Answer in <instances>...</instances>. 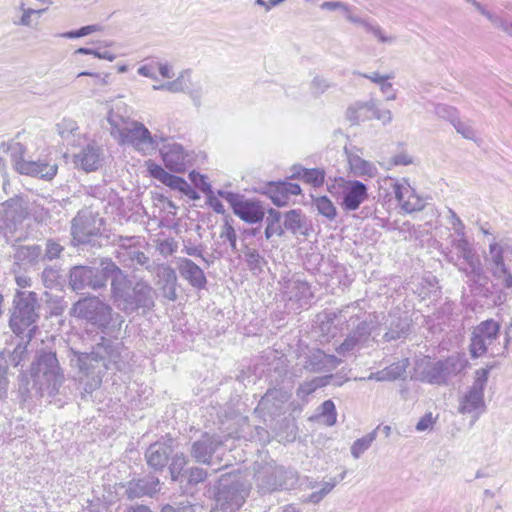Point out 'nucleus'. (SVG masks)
Segmentation results:
<instances>
[{
	"label": "nucleus",
	"instance_id": "nucleus-1",
	"mask_svg": "<svg viewBox=\"0 0 512 512\" xmlns=\"http://www.w3.org/2000/svg\"><path fill=\"white\" fill-rule=\"evenodd\" d=\"M101 341L93 347L89 353L73 351L72 365L82 373L80 382L84 385L86 393H92L102 383L104 373L112 367L121 370L128 357L127 349L120 342L113 343L101 336Z\"/></svg>",
	"mask_w": 512,
	"mask_h": 512
},
{
	"label": "nucleus",
	"instance_id": "nucleus-2",
	"mask_svg": "<svg viewBox=\"0 0 512 512\" xmlns=\"http://www.w3.org/2000/svg\"><path fill=\"white\" fill-rule=\"evenodd\" d=\"M71 315L116 339L124 323L123 316L114 313L109 304L95 296L78 300L71 308Z\"/></svg>",
	"mask_w": 512,
	"mask_h": 512
},
{
	"label": "nucleus",
	"instance_id": "nucleus-3",
	"mask_svg": "<svg viewBox=\"0 0 512 512\" xmlns=\"http://www.w3.org/2000/svg\"><path fill=\"white\" fill-rule=\"evenodd\" d=\"M32 388L40 396H55L64 383L65 376L56 353L40 351L30 367Z\"/></svg>",
	"mask_w": 512,
	"mask_h": 512
},
{
	"label": "nucleus",
	"instance_id": "nucleus-4",
	"mask_svg": "<svg viewBox=\"0 0 512 512\" xmlns=\"http://www.w3.org/2000/svg\"><path fill=\"white\" fill-rule=\"evenodd\" d=\"M107 120L111 126V135L122 145H131L137 151L148 154L158 146L157 137L141 122L125 118L110 111Z\"/></svg>",
	"mask_w": 512,
	"mask_h": 512
},
{
	"label": "nucleus",
	"instance_id": "nucleus-5",
	"mask_svg": "<svg viewBox=\"0 0 512 512\" xmlns=\"http://www.w3.org/2000/svg\"><path fill=\"white\" fill-rule=\"evenodd\" d=\"M467 364L465 356L460 354H454L438 361L423 357L416 360L412 377L432 385H446L449 379L460 374Z\"/></svg>",
	"mask_w": 512,
	"mask_h": 512
},
{
	"label": "nucleus",
	"instance_id": "nucleus-6",
	"mask_svg": "<svg viewBox=\"0 0 512 512\" xmlns=\"http://www.w3.org/2000/svg\"><path fill=\"white\" fill-rule=\"evenodd\" d=\"M111 292L116 306L126 314L138 309L149 310L154 306V290L143 279L133 282L127 276Z\"/></svg>",
	"mask_w": 512,
	"mask_h": 512
},
{
	"label": "nucleus",
	"instance_id": "nucleus-7",
	"mask_svg": "<svg viewBox=\"0 0 512 512\" xmlns=\"http://www.w3.org/2000/svg\"><path fill=\"white\" fill-rule=\"evenodd\" d=\"M37 294L32 291H18L13 300V311L9 325L12 331L20 336L26 334L32 338L39 318Z\"/></svg>",
	"mask_w": 512,
	"mask_h": 512
},
{
	"label": "nucleus",
	"instance_id": "nucleus-8",
	"mask_svg": "<svg viewBox=\"0 0 512 512\" xmlns=\"http://www.w3.org/2000/svg\"><path fill=\"white\" fill-rule=\"evenodd\" d=\"M500 328L501 324L494 319L484 320L473 328L469 346L470 354L473 358H479L485 354L496 357L506 351L509 342L508 338H506L503 346L497 343Z\"/></svg>",
	"mask_w": 512,
	"mask_h": 512
},
{
	"label": "nucleus",
	"instance_id": "nucleus-9",
	"mask_svg": "<svg viewBox=\"0 0 512 512\" xmlns=\"http://www.w3.org/2000/svg\"><path fill=\"white\" fill-rule=\"evenodd\" d=\"M6 149L11 158L13 167L15 170L23 175H28L32 177H39L44 180H52L58 171V166L56 163H51L47 160H31L26 159L25 147L16 141H11L10 143H5Z\"/></svg>",
	"mask_w": 512,
	"mask_h": 512
},
{
	"label": "nucleus",
	"instance_id": "nucleus-10",
	"mask_svg": "<svg viewBox=\"0 0 512 512\" xmlns=\"http://www.w3.org/2000/svg\"><path fill=\"white\" fill-rule=\"evenodd\" d=\"M327 190L335 197L340 198V206L345 211H355L365 202L368 195L367 186L358 180H346L343 177L334 178L327 183Z\"/></svg>",
	"mask_w": 512,
	"mask_h": 512
},
{
	"label": "nucleus",
	"instance_id": "nucleus-11",
	"mask_svg": "<svg viewBox=\"0 0 512 512\" xmlns=\"http://www.w3.org/2000/svg\"><path fill=\"white\" fill-rule=\"evenodd\" d=\"M450 245L453 250L444 252L445 258L452 264L457 265V260L462 258L468 265V268L459 270L464 272L467 277L479 276L482 273L480 262L474 249L466 238L465 232L451 234L449 236Z\"/></svg>",
	"mask_w": 512,
	"mask_h": 512
},
{
	"label": "nucleus",
	"instance_id": "nucleus-12",
	"mask_svg": "<svg viewBox=\"0 0 512 512\" xmlns=\"http://www.w3.org/2000/svg\"><path fill=\"white\" fill-rule=\"evenodd\" d=\"M255 482L262 493H271L288 485V480L294 479V473L284 469L274 462L256 463Z\"/></svg>",
	"mask_w": 512,
	"mask_h": 512
},
{
	"label": "nucleus",
	"instance_id": "nucleus-13",
	"mask_svg": "<svg viewBox=\"0 0 512 512\" xmlns=\"http://www.w3.org/2000/svg\"><path fill=\"white\" fill-rule=\"evenodd\" d=\"M491 367L476 370L473 384L460 398L459 412L472 414L477 418L485 410L484 389L488 381Z\"/></svg>",
	"mask_w": 512,
	"mask_h": 512
},
{
	"label": "nucleus",
	"instance_id": "nucleus-14",
	"mask_svg": "<svg viewBox=\"0 0 512 512\" xmlns=\"http://www.w3.org/2000/svg\"><path fill=\"white\" fill-rule=\"evenodd\" d=\"M26 202L19 197L11 198L0 204V234L8 241L28 217Z\"/></svg>",
	"mask_w": 512,
	"mask_h": 512
},
{
	"label": "nucleus",
	"instance_id": "nucleus-15",
	"mask_svg": "<svg viewBox=\"0 0 512 512\" xmlns=\"http://www.w3.org/2000/svg\"><path fill=\"white\" fill-rule=\"evenodd\" d=\"M248 493V488L240 482L221 485L210 512H236L244 504Z\"/></svg>",
	"mask_w": 512,
	"mask_h": 512
},
{
	"label": "nucleus",
	"instance_id": "nucleus-16",
	"mask_svg": "<svg viewBox=\"0 0 512 512\" xmlns=\"http://www.w3.org/2000/svg\"><path fill=\"white\" fill-rule=\"evenodd\" d=\"M392 190L397 200L400 209L406 213L411 214L424 209L426 202L418 195L415 188L411 186L406 178L392 180Z\"/></svg>",
	"mask_w": 512,
	"mask_h": 512
},
{
	"label": "nucleus",
	"instance_id": "nucleus-17",
	"mask_svg": "<svg viewBox=\"0 0 512 512\" xmlns=\"http://www.w3.org/2000/svg\"><path fill=\"white\" fill-rule=\"evenodd\" d=\"M218 194L231 203L234 214L243 221L253 224L264 218L265 213L259 202L239 199L230 192L219 191Z\"/></svg>",
	"mask_w": 512,
	"mask_h": 512
},
{
	"label": "nucleus",
	"instance_id": "nucleus-18",
	"mask_svg": "<svg viewBox=\"0 0 512 512\" xmlns=\"http://www.w3.org/2000/svg\"><path fill=\"white\" fill-rule=\"evenodd\" d=\"M102 220L91 211L82 210L72 220V235L79 243H86L91 236L100 233Z\"/></svg>",
	"mask_w": 512,
	"mask_h": 512
},
{
	"label": "nucleus",
	"instance_id": "nucleus-19",
	"mask_svg": "<svg viewBox=\"0 0 512 512\" xmlns=\"http://www.w3.org/2000/svg\"><path fill=\"white\" fill-rule=\"evenodd\" d=\"M138 243L139 240L136 237H121L119 239L116 257L119 262L128 267L138 264L150 270V259L144 252L137 249Z\"/></svg>",
	"mask_w": 512,
	"mask_h": 512
},
{
	"label": "nucleus",
	"instance_id": "nucleus-20",
	"mask_svg": "<svg viewBox=\"0 0 512 512\" xmlns=\"http://www.w3.org/2000/svg\"><path fill=\"white\" fill-rule=\"evenodd\" d=\"M347 118L355 124L375 118L386 125L392 121V112L389 109L378 108L374 101L360 102L349 107Z\"/></svg>",
	"mask_w": 512,
	"mask_h": 512
},
{
	"label": "nucleus",
	"instance_id": "nucleus-21",
	"mask_svg": "<svg viewBox=\"0 0 512 512\" xmlns=\"http://www.w3.org/2000/svg\"><path fill=\"white\" fill-rule=\"evenodd\" d=\"M159 479L154 475H147L144 478L130 481L128 486L116 484L117 494H126L129 499L152 496L159 491Z\"/></svg>",
	"mask_w": 512,
	"mask_h": 512
},
{
	"label": "nucleus",
	"instance_id": "nucleus-22",
	"mask_svg": "<svg viewBox=\"0 0 512 512\" xmlns=\"http://www.w3.org/2000/svg\"><path fill=\"white\" fill-rule=\"evenodd\" d=\"M345 153L347 156L349 171L355 177L371 179L377 176L378 169L376 165L371 161L365 160L361 156V149L356 147L352 149L345 148Z\"/></svg>",
	"mask_w": 512,
	"mask_h": 512
},
{
	"label": "nucleus",
	"instance_id": "nucleus-23",
	"mask_svg": "<svg viewBox=\"0 0 512 512\" xmlns=\"http://www.w3.org/2000/svg\"><path fill=\"white\" fill-rule=\"evenodd\" d=\"M222 443L220 437L205 433L192 444L191 456L199 463L210 464L213 454Z\"/></svg>",
	"mask_w": 512,
	"mask_h": 512
},
{
	"label": "nucleus",
	"instance_id": "nucleus-24",
	"mask_svg": "<svg viewBox=\"0 0 512 512\" xmlns=\"http://www.w3.org/2000/svg\"><path fill=\"white\" fill-rule=\"evenodd\" d=\"M165 166L173 172H184L186 169V153L183 147L173 141H169L160 148Z\"/></svg>",
	"mask_w": 512,
	"mask_h": 512
},
{
	"label": "nucleus",
	"instance_id": "nucleus-25",
	"mask_svg": "<svg viewBox=\"0 0 512 512\" xmlns=\"http://www.w3.org/2000/svg\"><path fill=\"white\" fill-rule=\"evenodd\" d=\"M172 452L171 439L165 442H155L148 447L145 453L147 464L156 471L163 470Z\"/></svg>",
	"mask_w": 512,
	"mask_h": 512
},
{
	"label": "nucleus",
	"instance_id": "nucleus-26",
	"mask_svg": "<svg viewBox=\"0 0 512 512\" xmlns=\"http://www.w3.org/2000/svg\"><path fill=\"white\" fill-rule=\"evenodd\" d=\"M177 268L180 275L187 280L191 286L197 289H203L206 286L207 280L204 271L192 260L179 258Z\"/></svg>",
	"mask_w": 512,
	"mask_h": 512
},
{
	"label": "nucleus",
	"instance_id": "nucleus-27",
	"mask_svg": "<svg viewBox=\"0 0 512 512\" xmlns=\"http://www.w3.org/2000/svg\"><path fill=\"white\" fill-rule=\"evenodd\" d=\"M341 359L334 355L326 354L322 350H315L311 352L304 367L311 372H329L335 369L340 363Z\"/></svg>",
	"mask_w": 512,
	"mask_h": 512
},
{
	"label": "nucleus",
	"instance_id": "nucleus-28",
	"mask_svg": "<svg viewBox=\"0 0 512 512\" xmlns=\"http://www.w3.org/2000/svg\"><path fill=\"white\" fill-rule=\"evenodd\" d=\"M290 397L291 393L283 388L269 389L259 401L258 408L270 414H276Z\"/></svg>",
	"mask_w": 512,
	"mask_h": 512
},
{
	"label": "nucleus",
	"instance_id": "nucleus-29",
	"mask_svg": "<svg viewBox=\"0 0 512 512\" xmlns=\"http://www.w3.org/2000/svg\"><path fill=\"white\" fill-rule=\"evenodd\" d=\"M157 277V285L163 296L169 301H175L177 299V276L174 269L170 266H161L157 270Z\"/></svg>",
	"mask_w": 512,
	"mask_h": 512
},
{
	"label": "nucleus",
	"instance_id": "nucleus-30",
	"mask_svg": "<svg viewBox=\"0 0 512 512\" xmlns=\"http://www.w3.org/2000/svg\"><path fill=\"white\" fill-rule=\"evenodd\" d=\"M74 163L86 172L97 170L101 164L99 148L94 144H88L74 156Z\"/></svg>",
	"mask_w": 512,
	"mask_h": 512
},
{
	"label": "nucleus",
	"instance_id": "nucleus-31",
	"mask_svg": "<svg viewBox=\"0 0 512 512\" xmlns=\"http://www.w3.org/2000/svg\"><path fill=\"white\" fill-rule=\"evenodd\" d=\"M351 23L361 26L367 34L372 35L380 44H393L397 37L386 32L378 23L370 18L351 19Z\"/></svg>",
	"mask_w": 512,
	"mask_h": 512
},
{
	"label": "nucleus",
	"instance_id": "nucleus-32",
	"mask_svg": "<svg viewBox=\"0 0 512 512\" xmlns=\"http://www.w3.org/2000/svg\"><path fill=\"white\" fill-rule=\"evenodd\" d=\"M408 366L409 360L405 358L402 359L401 361L391 364L388 367H385L382 370L371 373L366 379L376 380L379 382L395 381L399 378H402L405 375Z\"/></svg>",
	"mask_w": 512,
	"mask_h": 512
},
{
	"label": "nucleus",
	"instance_id": "nucleus-33",
	"mask_svg": "<svg viewBox=\"0 0 512 512\" xmlns=\"http://www.w3.org/2000/svg\"><path fill=\"white\" fill-rule=\"evenodd\" d=\"M289 300H294L300 306L306 305L313 294L310 285L302 280H290L286 285Z\"/></svg>",
	"mask_w": 512,
	"mask_h": 512
},
{
	"label": "nucleus",
	"instance_id": "nucleus-34",
	"mask_svg": "<svg viewBox=\"0 0 512 512\" xmlns=\"http://www.w3.org/2000/svg\"><path fill=\"white\" fill-rule=\"evenodd\" d=\"M42 259V249L39 245H22L14 253L15 263L23 266H32Z\"/></svg>",
	"mask_w": 512,
	"mask_h": 512
},
{
	"label": "nucleus",
	"instance_id": "nucleus-35",
	"mask_svg": "<svg viewBox=\"0 0 512 512\" xmlns=\"http://www.w3.org/2000/svg\"><path fill=\"white\" fill-rule=\"evenodd\" d=\"M151 175L161 181L166 186L182 192L187 187V181L179 176L172 175L165 171L161 166L152 164L149 166Z\"/></svg>",
	"mask_w": 512,
	"mask_h": 512
},
{
	"label": "nucleus",
	"instance_id": "nucleus-36",
	"mask_svg": "<svg viewBox=\"0 0 512 512\" xmlns=\"http://www.w3.org/2000/svg\"><path fill=\"white\" fill-rule=\"evenodd\" d=\"M355 74L377 84L381 92L385 95L386 101H394L396 99V91L393 89L392 83L389 82V80L393 78L392 75H380L378 72H372L370 74L355 72Z\"/></svg>",
	"mask_w": 512,
	"mask_h": 512
},
{
	"label": "nucleus",
	"instance_id": "nucleus-37",
	"mask_svg": "<svg viewBox=\"0 0 512 512\" xmlns=\"http://www.w3.org/2000/svg\"><path fill=\"white\" fill-rule=\"evenodd\" d=\"M369 335V327L365 322H361L357 326V330L350 334L344 342L336 349L339 354H346L354 349L363 339Z\"/></svg>",
	"mask_w": 512,
	"mask_h": 512
},
{
	"label": "nucleus",
	"instance_id": "nucleus-38",
	"mask_svg": "<svg viewBox=\"0 0 512 512\" xmlns=\"http://www.w3.org/2000/svg\"><path fill=\"white\" fill-rule=\"evenodd\" d=\"M284 227L291 231L294 235L306 236V221L300 210H290L285 214Z\"/></svg>",
	"mask_w": 512,
	"mask_h": 512
},
{
	"label": "nucleus",
	"instance_id": "nucleus-39",
	"mask_svg": "<svg viewBox=\"0 0 512 512\" xmlns=\"http://www.w3.org/2000/svg\"><path fill=\"white\" fill-rule=\"evenodd\" d=\"M92 267L76 266L70 271V284L74 290L90 287Z\"/></svg>",
	"mask_w": 512,
	"mask_h": 512
},
{
	"label": "nucleus",
	"instance_id": "nucleus-40",
	"mask_svg": "<svg viewBox=\"0 0 512 512\" xmlns=\"http://www.w3.org/2000/svg\"><path fill=\"white\" fill-rule=\"evenodd\" d=\"M512 247L508 244L501 245L495 240L489 244V253L487 261L490 268H498L506 265L504 261V253Z\"/></svg>",
	"mask_w": 512,
	"mask_h": 512
},
{
	"label": "nucleus",
	"instance_id": "nucleus-41",
	"mask_svg": "<svg viewBox=\"0 0 512 512\" xmlns=\"http://www.w3.org/2000/svg\"><path fill=\"white\" fill-rule=\"evenodd\" d=\"M293 176L302 178L305 182L319 187L324 183L325 171L319 168L306 169L302 167H294Z\"/></svg>",
	"mask_w": 512,
	"mask_h": 512
},
{
	"label": "nucleus",
	"instance_id": "nucleus-42",
	"mask_svg": "<svg viewBox=\"0 0 512 512\" xmlns=\"http://www.w3.org/2000/svg\"><path fill=\"white\" fill-rule=\"evenodd\" d=\"M100 270L108 278L111 277V291L123 281L127 275L111 260L101 262Z\"/></svg>",
	"mask_w": 512,
	"mask_h": 512
},
{
	"label": "nucleus",
	"instance_id": "nucleus-43",
	"mask_svg": "<svg viewBox=\"0 0 512 512\" xmlns=\"http://www.w3.org/2000/svg\"><path fill=\"white\" fill-rule=\"evenodd\" d=\"M378 429L379 427L353 442L351 446V455L354 459H359L361 455L370 448L377 437Z\"/></svg>",
	"mask_w": 512,
	"mask_h": 512
},
{
	"label": "nucleus",
	"instance_id": "nucleus-44",
	"mask_svg": "<svg viewBox=\"0 0 512 512\" xmlns=\"http://www.w3.org/2000/svg\"><path fill=\"white\" fill-rule=\"evenodd\" d=\"M19 16H15L12 19V23L15 26L32 27L36 18V12L33 8L27 7L25 3L21 2L18 6Z\"/></svg>",
	"mask_w": 512,
	"mask_h": 512
},
{
	"label": "nucleus",
	"instance_id": "nucleus-45",
	"mask_svg": "<svg viewBox=\"0 0 512 512\" xmlns=\"http://www.w3.org/2000/svg\"><path fill=\"white\" fill-rule=\"evenodd\" d=\"M314 205L319 214L332 221L337 216V210L333 202L327 196H320L314 199Z\"/></svg>",
	"mask_w": 512,
	"mask_h": 512
},
{
	"label": "nucleus",
	"instance_id": "nucleus-46",
	"mask_svg": "<svg viewBox=\"0 0 512 512\" xmlns=\"http://www.w3.org/2000/svg\"><path fill=\"white\" fill-rule=\"evenodd\" d=\"M189 73L183 72L180 74V76L170 82L163 83L161 85H154V90H167L173 93L177 92H184L188 88L187 79L186 76H188Z\"/></svg>",
	"mask_w": 512,
	"mask_h": 512
},
{
	"label": "nucleus",
	"instance_id": "nucleus-47",
	"mask_svg": "<svg viewBox=\"0 0 512 512\" xmlns=\"http://www.w3.org/2000/svg\"><path fill=\"white\" fill-rule=\"evenodd\" d=\"M245 261L253 273L261 272L263 265L266 263L265 259L259 254V252L252 248H247L244 251Z\"/></svg>",
	"mask_w": 512,
	"mask_h": 512
},
{
	"label": "nucleus",
	"instance_id": "nucleus-48",
	"mask_svg": "<svg viewBox=\"0 0 512 512\" xmlns=\"http://www.w3.org/2000/svg\"><path fill=\"white\" fill-rule=\"evenodd\" d=\"M319 418H321L322 422L327 426L335 425L337 421V412L332 400H326L322 403L320 406Z\"/></svg>",
	"mask_w": 512,
	"mask_h": 512
},
{
	"label": "nucleus",
	"instance_id": "nucleus-49",
	"mask_svg": "<svg viewBox=\"0 0 512 512\" xmlns=\"http://www.w3.org/2000/svg\"><path fill=\"white\" fill-rule=\"evenodd\" d=\"M320 8L328 11L340 10L349 22H351V19H357L359 17L352 13L351 6L342 1H325L320 5Z\"/></svg>",
	"mask_w": 512,
	"mask_h": 512
},
{
	"label": "nucleus",
	"instance_id": "nucleus-50",
	"mask_svg": "<svg viewBox=\"0 0 512 512\" xmlns=\"http://www.w3.org/2000/svg\"><path fill=\"white\" fill-rule=\"evenodd\" d=\"M280 183H270L268 186V194L273 204L278 207H283L288 204L289 197L287 196V192L282 190L280 187Z\"/></svg>",
	"mask_w": 512,
	"mask_h": 512
},
{
	"label": "nucleus",
	"instance_id": "nucleus-51",
	"mask_svg": "<svg viewBox=\"0 0 512 512\" xmlns=\"http://www.w3.org/2000/svg\"><path fill=\"white\" fill-rule=\"evenodd\" d=\"M78 130L76 121L70 118H64L57 124L58 134L64 140H70Z\"/></svg>",
	"mask_w": 512,
	"mask_h": 512
},
{
	"label": "nucleus",
	"instance_id": "nucleus-52",
	"mask_svg": "<svg viewBox=\"0 0 512 512\" xmlns=\"http://www.w3.org/2000/svg\"><path fill=\"white\" fill-rule=\"evenodd\" d=\"M89 76L91 81L87 83L88 86H91L94 92H97L108 85L109 74H99L92 72H80L77 77Z\"/></svg>",
	"mask_w": 512,
	"mask_h": 512
},
{
	"label": "nucleus",
	"instance_id": "nucleus-53",
	"mask_svg": "<svg viewBox=\"0 0 512 512\" xmlns=\"http://www.w3.org/2000/svg\"><path fill=\"white\" fill-rule=\"evenodd\" d=\"M337 483L338 481L335 478H331L329 481L323 482L321 484V489L311 493L307 501L314 504L319 503L328 493L334 489Z\"/></svg>",
	"mask_w": 512,
	"mask_h": 512
},
{
	"label": "nucleus",
	"instance_id": "nucleus-54",
	"mask_svg": "<svg viewBox=\"0 0 512 512\" xmlns=\"http://www.w3.org/2000/svg\"><path fill=\"white\" fill-rule=\"evenodd\" d=\"M7 360L5 359V353H0V401H3L7 397L9 381L7 378Z\"/></svg>",
	"mask_w": 512,
	"mask_h": 512
},
{
	"label": "nucleus",
	"instance_id": "nucleus-55",
	"mask_svg": "<svg viewBox=\"0 0 512 512\" xmlns=\"http://www.w3.org/2000/svg\"><path fill=\"white\" fill-rule=\"evenodd\" d=\"M453 127L463 138L471 141H477V134L472 125L468 122L462 121L459 117L453 123Z\"/></svg>",
	"mask_w": 512,
	"mask_h": 512
},
{
	"label": "nucleus",
	"instance_id": "nucleus-56",
	"mask_svg": "<svg viewBox=\"0 0 512 512\" xmlns=\"http://www.w3.org/2000/svg\"><path fill=\"white\" fill-rule=\"evenodd\" d=\"M490 272L494 278L500 281L504 288L512 289V274L506 265L498 268H490Z\"/></svg>",
	"mask_w": 512,
	"mask_h": 512
},
{
	"label": "nucleus",
	"instance_id": "nucleus-57",
	"mask_svg": "<svg viewBox=\"0 0 512 512\" xmlns=\"http://www.w3.org/2000/svg\"><path fill=\"white\" fill-rule=\"evenodd\" d=\"M187 458L184 454H176L172 458L169 470L173 481L179 480L184 467L187 465Z\"/></svg>",
	"mask_w": 512,
	"mask_h": 512
},
{
	"label": "nucleus",
	"instance_id": "nucleus-58",
	"mask_svg": "<svg viewBox=\"0 0 512 512\" xmlns=\"http://www.w3.org/2000/svg\"><path fill=\"white\" fill-rule=\"evenodd\" d=\"M434 111L439 118L449 121L452 125L459 117L458 110L447 104H437Z\"/></svg>",
	"mask_w": 512,
	"mask_h": 512
},
{
	"label": "nucleus",
	"instance_id": "nucleus-59",
	"mask_svg": "<svg viewBox=\"0 0 512 512\" xmlns=\"http://www.w3.org/2000/svg\"><path fill=\"white\" fill-rule=\"evenodd\" d=\"M486 18L497 28L501 29L503 32L512 36V19H504L498 17L491 11L487 14Z\"/></svg>",
	"mask_w": 512,
	"mask_h": 512
},
{
	"label": "nucleus",
	"instance_id": "nucleus-60",
	"mask_svg": "<svg viewBox=\"0 0 512 512\" xmlns=\"http://www.w3.org/2000/svg\"><path fill=\"white\" fill-rule=\"evenodd\" d=\"M409 325L406 320H400L397 323V329L390 328L384 335L387 341L396 340L405 336L408 332Z\"/></svg>",
	"mask_w": 512,
	"mask_h": 512
},
{
	"label": "nucleus",
	"instance_id": "nucleus-61",
	"mask_svg": "<svg viewBox=\"0 0 512 512\" xmlns=\"http://www.w3.org/2000/svg\"><path fill=\"white\" fill-rule=\"evenodd\" d=\"M330 87V82L320 76L314 77L310 84V90L314 96H319L325 93Z\"/></svg>",
	"mask_w": 512,
	"mask_h": 512
},
{
	"label": "nucleus",
	"instance_id": "nucleus-62",
	"mask_svg": "<svg viewBox=\"0 0 512 512\" xmlns=\"http://www.w3.org/2000/svg\"><path fill=\"white\" fill-rule=\"evenodd\" d=\"M30 340L31 339L28 338V340L25 343L18 344L13 350V352L9 355L10 363L13 366H18L21 363V361H23V359L25 358L27 353V345Z\"/></svg>",
	"mask_w": 512,
	"mask_h": 512
},
{
	"label": "nucleus",
	"instance_id": "nucleus-63",
	"mask_svg": "<svg viewBox=\"0 0 512 512\" xmlns=\"http://www.w3.org/2000/svg\"><path fill=\"white\" fill-rule=\"evenodd\" d=\"M63 251V247L56 241L50 239L46 242L45 254L42 259L53 260L60 256Z\"/></svg>",
	"mask_w": 512,
	"mask_h": 512
},
{
	"label": "nucleus",
	"instance_id": "nucleus-64",
	"mask_svg": "<svg viewBox=\"0 0 512 512\" xmlns=\"http://www.w3.org/2000/svg\"><path fill=\"white\" fill-rule=\"evenodd\" d=\"M59 278V272L56 268L46 267L42 272V281L48 288L53 287Z\"/></svg>",
	"mask_w": 512,
	"mask_h": 512
}]
</instances>
